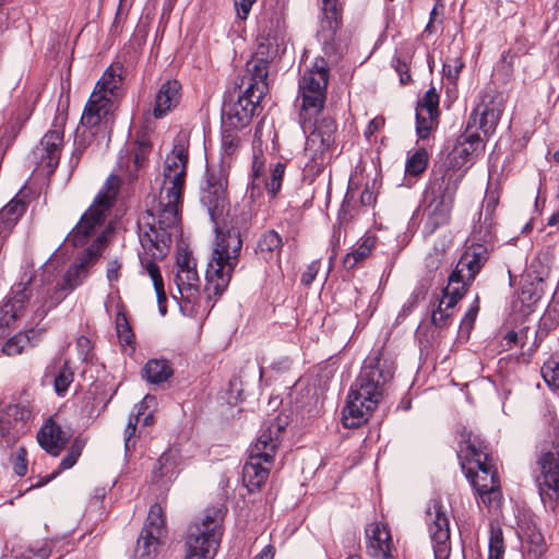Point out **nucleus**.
Wrapping results in <instances>:
<instances>
[{"mask_svg":"<svg viewBox=\"0 0 559 559\" xmlns=\"http://www.w3.org/2000/svg\"><path fill=\"white\" fill-rule=\"evenodd\" d=\"M189 146V135L180 132L165 156L159 194L152 198L147 210L138 221L140 242L153 258L166 255L180 221L179 206L187 176Z\"/></svg>","mask_w":559,"mask_h":559,"instance_id":"nucleus-1","label":"nucleus"},{"mask_svg":"<svg viewBox=\"0 0 559 559\" xmlns=\"http://www.w3.org/2000/svg\"><path fill=\"white\" fill-rule=\"evenodd\" d=\"M226 187V170L223 167L210 168L206 187L201 197V202L207 209L216 233L212 257L205 272L204 293L210 300L222 296L227 289L242 249L239 230L235 228L224 230L229 209Z\"/></svg>","mask_w":559,"mask_h":559,"instance_id":"nucleus-2","label":"nucleus"},{"mask_svg":"<svg viewBox=\"0 0 559 559\" xmlns=\"http://www.w3.org/2000/svg\"><path fill=\"white\" fill-rule=\"evenodd\" d=\"M329 78L328 61L318 57L310 67H307L299 80V121L304 132L308 134L305 154L313 169H319L330 160V150L335 139V121L328 117L318 119L325 103Z\"/></svg>","mask_w":559,"mask_h":559,"instance_id":"nucleus-3","label":"nucleus"},{"mask_svg":"<svg viewBox=\"0 0 559 559\" xmlns=\"http://www.w3.org/2000/svg\"><path fill=\"white\" fill-rule=\"evenodd\" d=\"M394 370L393 360L382 350H372L367 356L343 409L345 427L356 428L368 420L382 399L384 385L393 378Z\"/></svg>","mask_w":559,"mask_h":559,"instance_id":"nucleus-4","label":"nucleus"},{"mask_svg":"<svg viewBox=\"0 0 559 559\" xmlns=\"http://www.w3.org/2000/svg\"><path fill=\"white\" fill-rule=\"evenodd\" d=\"M502 111L503 104L499 93L491 87L483 90L479 103L471 114L465 131L457 138L449 155L451 167L462 169L472 160L474 154L484 148V138L495 132Z\"/></svg>","mask_w":559,"mask_h":559,"instance_id":"nucleus-5","label":"nucleus"},{"mask_svg":"<svg viewBox=\"0 0 559 559\" xmlns=\"http://www.w3.org/2000/svg\"><path fill=\"white\" fill-rule=\"evenodd\" d=\"M110 233L108 228L103 230L92 243L78 259L73 265H71L61 282L57 283L53 293L50 294L49 289H36L38 275H35L28 283L27 287L33 290V297H29L32 302L28 306L34 311L33 321L41 320L47 312L59 305L68 294L79 287L88 276L90 267L98 259L104 242L106 241L107 235Z\"/></svg>","mask_w":559,"mask_h":559,"instance_id":"nucleus-6","label":"nucleus"},{"mask_svg":"<svg viewBox=\"0 0 559 559\" xmlns=\"http://www.w3.org/2000/svg\"><path fill=\"white\" fill-rule=\"evenodd\" d=\"M123 83L121 63L110 64L97 81L81 117L82 126L108 130L112 123L116 103Z\"/></svg>","mask_w":559,"mask_h":559,"instance_id":"nucleus-7","label":"nucleus"},{"mask_svg":"<svg viewBox=\"0 0 559 559\" xmlns=\"http://www.w3.org/2000/svg\"><path fill=\"white\" fill-rule=\"evenodd\" d=\"M29 297H33L32 286L26 287L25 284H17L13 288V296L9 298L0 308V353L4 356L12 357L20 355L28 347L31 338L28 332H20L10 336V326L26 310L34 313L28 306Z\"/></svg>","mask_w":559,"mask_h":559,"instance_id":"nucleus-8","label":"nucleus"},{"mask_svg":"<svg viewBox=\"0 0 559 559\" xmlns=\"http://www.w3.org/2000/svg\"><path fill=\"white\" fill-rule=\"evenodd\" d=\"M224 513L219 508L205 510L203 516L192 523L186 537L185 559H213L223 536Z\"/></svg>","mask_w":559,"mask_h":559,"instance_id":"nucleus-9","label":"nucleus"},{"mask_svg":"<svg viewBox=\"0 0 559 559\" xmlns=\"http://www.w3.org/2000/svg\"><path fill=\"white\" fill-rule=\"evenodd\" d=\"M121 180L117 175H110L96 195L93 204L82 215L80 222L68 235L67 241L79 247L86 243L90 236L96 234L106 221L115 202Z\"/></svg>","mask_w":559,"mask_h":559,"instance_id":"nucleus-10","label":"nucleus"},{"mask_svg":"<svg viewBox=\"0 0 559 559\" xmlns=\"http://www.w3.org/2000/svg\"><path fill=\"white\" fill-rule=\"evenodd\" d=\"M467 247L459 260L455 269L449 276V281L456 285L463 284L465 289L471 285L476 275L489 259L493 246L468 241Z\"/></svg>","mask_w":559,"mask_h":559,"instance_id":"nucleus-11","label":"nucleus"},{"mask_svg":"<svg viewBox=\"0 0 559 559\" xmlns=\"http://www.w3.org/2000/svg\"><path fill=\"white\" fill-rule=\"evenodd\" d=\"M175 284L179 298L195 305L201 296V280L194 258L187 250L178 252L175 266Z\"/></svg>","mask_w":559,"mask_h":559,"instance_id":"nucleus-12","label":"nucleus"},{"mask_svg":"<svg viewBox=\"0 0 559 559\" xmlns=\"http://www.w3.org/2000/svg\"><path fill=\"white\" fill-rule=\"evenodd\" d=\"M427 522L432 542L435 559H449L450 547V526L447 508L443 503L435 499L427 509Z\"/></svg>","mask_w":559,"mask_h":559,"instance_id":"nucleus-13","label":"nucleus"},{"mask_svg":"<svg viewBox=\"0 0 559 559\" xmlns=\"http://www.w3.org/2000/svg\"><path fill=\"white\" fill-rule=\"evenodd\" d=\"M287 425L288 417L285 415H277L264 421L257 441L250 449V454L262 457L265 464H271Z\"/></svg>","mask_w":559,"mask_h":559,"instance_id":"nucleus-14","label":"nucleus"},{"mask_svg":"<svg viewBox=\"0 0 559 559\" xmlns=\"http://www.w3.org/2000/svg\"><path fill=\"white\" fill-rule=\"evenodd\" d=\"M165 535L164 512L159 504L150 509L145 526L138 539L135 556L138 559H151L156 552L162 537Z\"/></svg>","mask_w":559,"mask_h":559,"instance_id":"nucleus-15","label":"nucleus"},{"mask_svg":"<svg viewBox=\"0 0 559 559\" xmlns=\"http://www.w3.org/2000/svg\"><path fill=\"white\" fill-rule=\"evenodd\" d=\"M265 159L261 152L253 150V159L251 166V197L259 195L262 187L267 191L271 198H275L281 190L285 165L283 163H276L271 169L269 177L264 176Z\"/></svg>","mask_w":559,"mask_h":559,"instance_id":"nucleus-16","label":"nucleus"},{"mask_svg":"<svg viewBox=\"0 0 559 559\" xmlns=\"http://www.w3.org/2000/svg\"><path fill=\"white\" fill-rule=\"evenodd\" d=\"M261 99L262 98H258V95L247 93L245 90L243 94L240 95L236 102L224 106L223 127L239 130L248 126Z\"/></svg>","mask_w":559,"mask_h":559,"instance_id":"nucleus-17","label":"nucleus"},{"mask_svg":"<svg viewBox=\"0 0 559 559\" xmlns=\"http://www.w3.org/2000/svg\"><path fill=\"white\" fill-rule=\"evenodd\" d=\"M465 175V170L451 166H439L432 171L427 197H433L454 202L459 185Z\"/></svg>","mask_w":559,"mask_h":559,"instance_id":"nucleus-18","label":"nucleus"},{"mask_svg":"<svg viewBox=\"0 0 559 559\" xmlns=\"http://www.w3.org/2000/svg\"><path fill=\"white\" fill-rule=\"evenodd\" d=\"M341 12L338 0H322V17L317 36L329 56L335 50V36L341 26Z\"/></svg>","mask_w":559,"mask_h":559,"instance_id":"nucleus-19","label":"nucleus"},{"mask_svg":"<svg viewBox=\"0 0 559 559\" xmlns=\"http://www.w3.org/2000/svg\"><path fill=\"white\" fill-rule=\"evenodd\" d=\"M63 143V131L60 129L48 131L34 151L38 158V166L51 174L59 164L61 146Z\"/></svg>","mask_w":559,"mask_h":559,"instance_id":"nucleus-20","label":"nucleus"},{"mask_svg":"<svg viewBox=\"0 0 559 559\" xmlns=\"http://www.w3.org/2000/svg\"><path fill=\"white\" fill-rule=\"evenodd\" d=\"M367 551L376 559H393V542L389 527L376 522L366 528Z\"/></svg>","mask_w":559,"mask_h":559,"instance_id":"nucleus-21","label":"nucleus"},{"mask_svg":"<svg viewBox=\"0 0 559 559\" xmlns=\"http://www.w3.org/2000/svg\"><path fill=\"white\" fill-rule=\"evenodd\" d=\"M269 63L265 58L254 56L247 61L246 74L242 79V82L247 84V93L255 94L258 98H262L267 93Z\"/></svg>","mask_w":559,"mask_h":559,"instance_id":"nucleus-22","label":"nucleus"},{"mask_svg":"<svg viewBox=\"0 0 559 559\" xmlns=\"http://www.w3.org/2000/svg\"><path fill=\"white\" fill-rule=\"evenodd\" d=\"M466 292L467 290L463 284L456 285L455 283L448 281L447 287L442 290V297L439 300V305L437 309L432 311V323L437 326L447 325L452 316L453 308L464 297Z\"/></svg>","mask_w":559,"mask_h":559,"instance_id":"nucleus-23","label":"nucleus"},{"mask_svg":"<svg viewBox=\"0 0 559 559\" xmlns=\"http://www.w3.org/2000/svg\"><path fill=\"white\" fill-rule=\"evenodd\" d=\"M156 404V399L153 395H146L135 406L136 412L130 415L128 425L124 429V449L128 453L135 445L133 437L136 431V426L141 423L142 426H151L153 424V412L152 408Z\"/></svg>","mask_w":559,"mask_h":559,"instance_id":"nucleus-24","label":"nucleus"},{"mask_svg":"<svg viewBox=\"0 0 559 559\" xmlns=\"http://www.w3.org/2000/svg\"><path fill=\"white\" fill-rule=\"evenodd\" d=\"M427 205L424 209V231L432 234L435 230L449 223L454 202L439 198L427 197Z\"/></svg>","mask_w":559,"mask_h":559,"instance_id":"nucleus-25","label":"nucleus"},{"mask_svg":"<svg viewBox=\"0 0 559 559\" xmlns=\"http://www.w3.org/2000/svg\"><path fill=\"white\" fill-rule=\"evenodd\" d=\"M69 438L70 435L51 420L46 423L37 435L40 447L53 456L60 453Z\"/></svg>","mask_w":559,"mask_h":559,"instance_id":"nucleus-26","label":"nucleus"},{"mask_svg":"<svg viewBox=\"0 0 559 559\" xmlns=\"http://www.w3.org/2000/svg\"><path fill=\"white\" fill-rule=\"evenodd\" d=\"M180 87L179 82L176 80H169L162 84L156 94L153 109V115L156 119L163 118L178 105Z\"/></svg>","mask_w":559,"mask_h":559,"instance_id":"nucleus-27","label":"nucleus"},{"mask_svg":"<svg viewBox=\"0 0 559 559\" xmlns=\"http://www.w3.org/2000/svg\"><path fill=\"white\" fill-rule=\"evenodd\" d=\"M460 452L468 463H473L475 466L486 465V462L490 461L481 439L466 429L461 432Z\"/></svg>","mask_w":559,"mask_h":559,"instance_id":"nucleus-28","label":"nucleus"},{"mask_svg":"<svg viewBox=\"0 0 559 559\" xmlns=\"http://www.w3.org/2000/svg\"><path fill=\"white\" fill-rule=\"evenodd\" d=\"M542 479H539L540 491L546 487L554 492L559 491V453L546 452L539 459Z\"/></svg>","mask_w":559,"mask_h":559,"instance_id":"nucleus-29","label":"nucleus"},{"mask_svg":"<svg viewBox=\"0 0 559 559\" xmlns=\"http://www.w3.org/2000/svg\"><path fill=\"white\" fill-rule=\"evenodd\" d=\"M262 463H264L262 457L250 454L243 465L242 479L249 491L260 489L269 477L270 467L263 466Z\"/></svg>","mask_w":559,"mask_h":559,"instance_id":"nucleus-30","label":"nucleus"},{"mask_svg":"<svg viewBox=\"0 0 559 559\" xmlns=\"http://www.w3.org/2000/svg\"><path fill=\"white\" fill-rule=\"evenodd\" d=\"M493 237L492 210L490 209V203H488L486 212H480L478 221L473 225L468 241L493 246Z\"/></svg>","mask_w":559,"mask_h":559,"instance_id":"nucleus-31","label":"nucleus"},{"mask_svg":"<svg viewBox=\"0 0 559 559\" xmlns=\"http://www.w3.org/2000/svg\"><path fill=\"white\" fill-rule=\"evenodd\" d=\"M173 373L171 364L166 359H150L142 369L143 378L153 384L166 382Z\"/></svg>","mask_w":559,"mask_h":559,"instance_id":"nucleus-32","label":"nucleus"},{"mask_svg":"<svg viewBox=\"0 0 559 559\" xmlns=\"http://www.w3.org/2000/svg\"><path fill=\"white\" fill-rule=\"evenodd\" d=\"M141 266L142 272L147 274L152 280L157 301L159 305V311L162 312V314H165L166 308L163 306V304L166 301V293L159 267L153 260L147 258H141Z\"/></svg>","mask_w":559,"mask_h":559,"instance_id":"nucleus-33","label":"nucleus"},{"mask_svg":"<svg viewBox=\"0 0 559 559\" xmlns=\"http://www.w3.org/2000/svg\"><path fill=\"white\" fill-rule=\"evenodd\" d=\"M26 211V204L17 199H12L5 206L0 210V227L2 231L10 233Z\"/></svg>","mask_w":559,"mask_h":559,"instance_id":"nucleus-34","label":"nucleus"},{"mask_svg":"<svg viewBox=\"0 0 559 559\" xmlns=\"http://www.w3.org/2000/svg\"><path fill=\"white\" fill-rule=\"evenodd\" d=\"M376 246V237L373 235H365L357 243L356 248L347 253L343 260L346 269H354L359 262L370 255Z\"/></svg>","mask_w":559,"mask_h":559,"instance_id":"nucleus-35","label":"nucleus"},{"mask_svg":"<svg viewBox=\"0 0 559 559\" xmlns=\"http://www.w3.org/2000/svg\"><path fill=\"white\" fill-rule=\"evenodd\" d=\"M282 238L275 230L265 231L258 242V254L265 261H270L280 255L282 250Z\"/></svg>","mask_w":559,"mask_h":559,"instance_id":"nucleus-36","label":"nucleus"},{"mask_svg":"<svg viewBox=\"0 0 559 559\" xmlns=\"http://www.w3.org/2000/svg\"><path fill=\"white\" fill-rule=\"evenodd\" d=\"M477 471L474 473L472 468L467 469L466 477L471 480L476 492L480 491L481 485H498L499 479L497 478L496 471L491 464V461L481 464V466H476Z\"/></svg>","mask_w":559,"mask_h":559,"instance_id":"nucleus-37","label":"nucleus"},{"mask_svg":"<svg viewBox=\"0 0 559 559\" xmlns=\"http://www.w3.org/2000/svg\"><path fill=\"white\" fill-rule=\"evenodd\" d=\"M546 552V544L539 532L533 531L522 540L523 559H542Z\"/></svg>","mask_w":559,"mask_h":559,"instance_id":"nucleus-38","label":"nucleus"},{"mask_svg":"<svg viewBox=\"0 0 559 559\" xmlns=\"http://www.w3.org/2000/svg\"><path fill=\"white\" fill-rule=\"evenodd\" d=\"M116 331L120 342V345L130 353H134L135 350V340L130 323L127 319L126 313L122 308L117 311L116 316Z\"/></svg>","mask_w":559,"mask_h":559,"instance_id":"nucleus-39","label":"nucleus"},{"mask_svg":"<svg viewBox=\"0 0 559 559\" xmlns=\"http://www.w3.org/2000/svg\"><path fill=\"white\" fill-rule=\"evenodd\" d=\"M84 445H85V442L83 440L76 439L71 444L67 455L61 460L59 469L53 472L47 479L40 480L33 486L40 487V486L47 484L49 480L53 479L61 471L71 468L76 463L78 459L81 456Z\"/></svg>","mask_w":559,"mask_h":559,"instance_id":"nucleus-40","label":"nucleus"},{"mask_svg":"<svg viewBox=\"0 0 559 559\" xmlns=\"http://www.w3.org/2000/svg\"><path fill=\"white\" fill-rule=\"evenodd\" d=\"M428 152L424 147H419L413 152L405 165V173L408 176L417 177L423 174L428 166Z\"/></svg>","mask_w":559,"mask_h":559,"instance_id":"nucleus-41","label":"nucleus"},{"mask_svg":"<svg viewBox=\"0 0 559 559\" xmlns=\"http://www.w3.org/2000/svg\"><path fill=\"white\" fill-rule=\"evenodd\" d=\"M504 550L506 546L502 530L499 526L490 524L488 559H503Z\"/></svg>","mask_w":559,"mask_h":559,"instance_id":"nucleus-42","label":"nucleus"},{"mask_svg":"<svg viewBox=\"0 0 559 559\" xmlns=\"http://www.w3.org/2000/svg\"><path fill=\"white\" fill-rule=\"evenodd\" d=\"M438 114L416 110V132L420 139H427L438 124Z\"/></svg>","mask_w":559,"mask_h":559,"instance_id":"nucleus-43","label":"nucleus"},{"mask_svg":"<svg viewBox=\"0 0 559 559\" xmlns=\"http://www.w3.org/2000/svg\"><path fill=\"white\" fill-rule=\"evenodd\" d=\"M83 127L85 128V130H83L81 133H76L75 139H74V150H73L71 158H70V163L72 166H76L79 164L83 152L87 147V141L94 135V132L92 131V129L94 127H86V126H83ZM98 128L100 129V127H98ZM102 130L104 131L103 128H102ZM109 130H110V128L107 130V132H109ZM105 132H106V130H105Z\"/></svg>","mask_w":559,"mask_h":559,"instance_id":"nucleus-44","label":"nucleus"},{"mask_svg":"<svg viewBox=\"0 0 559 559\" xmlns=\"http://www.w3.org/2000/svg\"><path fill=\"white\" fill-rule=\"evenodd\" d=\"M542 377L551 391L559 390V361L549 359L540 369Z\"/></svg>","mask_w":559,"mask_h":559,"instance_id":"nucleus-45","label":"nucleus"},{"mask_svg":"<svg viewBox=\"0 0 559 559\" xmlns=\"http://www.w3.org/2000/svg\"><path fill=\"white\" fill-rule=\"evenodd\" d=\"M481 503L488 508H497L502 499L500 484L498 485H481L480 491L477 492Z\"/></svg>","mask_w":559,"mask_h":559,"instance_id":"nucleus-46","label":"nucleus"},{"mask_svg":"<svg viewBox=\"0 0 559 559\" xmlns=\"http://www.w3.org/2000/svg\"><path fill=\"white\" fill-rule=\"evenodd\" d=\"M148 148L145 145H139L132 155V164L126 165V174L129 180L138 178V170L144 165L147 157Z\"/></svg>","mask_w":559,"mask_h":559,"instance_id":"nucleus-47","label":"nucleus"},{"mask_svg":"<svg viewBox=\"0 0 559 559\" xmlns=\"http://www.w3.org/2000/svg\"><path fill=\"white\" fill-rule=\"evenodd\" d=\"M73 370L68 362H64L55 378V391L58 395H63L67 392L73 381Z\"/></svg>","mask_w":559,"mask_h":559,"instance_id":"nucleus-48","label":"nucleus"},{"mask_svg":"<svg viewBox=\"0 0 559 559\" xmlns=\"http://www.w3.org/2000/svg\"><path fill=\"white\" fill-rule=\"evenodd\" d=\"M439 95L435 87L429 88L425 95L419 99L416 110L428 111L439 115Z\"/></svg>","mask_w":559,"mask_h":559,"instance_id":"nucleus-49","label":"nucleus"},{"mask_svg":"<svg viewBox=\"0 0 559 559\" xmlns=\"http://www.w3.org/2000/svg\"><path fill=\"white\" fill-rule=\"evenodd\" d=\"M277 53V41L275 38H262L258 44L257 51L254 52V57L262 59L265 58V61L270 62Z\"/></svg>","mask_w":559,"mask_h":559,"instance_id":"nucleus-50","label":"nucleus"},{"mask_svg":"<svg viewBox=\"0 0 559 559\" xmlns=\"http://www.w3.org/2000/svg\"><path fill=\"white\" fill-rule=\"evenodd\" d=\"M240 144V139L237 134V130L224 128L222 134V148L226 155H231L236 152Z\"/></svg>","mask_w":559,"mask_h":559,"instance_id":"nucleus-51","label":"nucleus"},{"mask_svg":"<svg viewBox=\"0 0 559 559\" xmlns=\"http://www.w3.org/2000/svg\"><path fill=\"white\" fill-rule=\"evenodd\" d=\"M463 68L464 62L460 58H454L444 63L443 73L451 83H455Z\"/></svg>","mask_w":559,"mask_h":559,"instance_id":"nucleus-52","label":"nucleus"},{"mask_svg":"<svg viewBox=\"0 0 559 559\" xmlns=\"http://www.w3.org/2000/svg\"><path fill=\"white\" fill-rule=\"evenodd\" d=\"M392 66L400 75V82L403 85L407 84L411 81L408 60L396 56L392 60Z\"/></svg>","mask_w":559,"mask_h":559,"instance_id":"nucleus-53","label":"nucleus"},{"mask_svg":"<svg viewBox=\"0 0 559 559\" xmlns=\"http://www.w3.org/2000/svg\"><path fill=\"white\" fill-rule=\"evenodd\" d=\"M51 548L47 542L39 546L28 548L24 554V559H48Z\"/></svg>","mask_w":559,"mask_h":559,"instance_id":"nucleus-54","label":"nucleus"},{"mask_svg":"<svg viewBox=\"0 0 559 559\" xmlns=\"http://www.w3.org/2000/svg\"><path fill=\"white\" fill-rule=\"evenodd\" d=\"M58 263V254L53 253L52 257L45 263L41 273L39 276L41 277L40 281L45 283L46 285H49L53 280L52 272L55 271Z\"/></svg>","mask_w":559,"mask_h":559,"instance_id":"nucleus-55","label":"nucleus"},{"mask_svg":"<svg viewBox=\"0 0 559 559\" xmlns=\"http://www.w3.org/2000/svg\"><path fill=\"white\" fill-rule=\"evenodd\" d=\"M542 284V280L538 281L537 285L534 288H528L526 285L522 286L521 296L523 301L536 302L540 299L543 294V288L539 287Z\"/></svg>","mask_w":559,"mask_h":559,"instance_id":"nucleus-56","label":"nucleus"},{"mask_svg":"<svg viewBox=\"0 0 559 559\" xmlns=\"http://www.w3.org/2000/svg\"><path fill=\"white\" fill-rule=\"evenodd\" d=\"M14 472L19 476H24L27 472V462H26V450L24 448H19L15 452V461H14Z\"/></svg>","mask_w":559,"mask_h":559,"instance_id":"nucleus-57","label":"nucleus"},{"mask_svg":"<svg viewBox=\"0 0 559 559\" xmlns=\"http://www.w3.org/2000/svg\"><path fill=\"white\" fill-rule=\"evenodd\" d=\"M425 295V290L423 287H417L412 293L409 299L403 305L402 307V313L404 316L408 314L414 307L417 305L419 299H423Z\"/></svg>","mask_w":559,"mask_h":559,"instance_id":"nucleus-58","label":"nucleus"},{"mask_svg":"<svg viewBox=\"0 0 559 559\" xmlns=\"http://www.w3.org/2000/svg\"><path fill=\"white\" fill-rule=\"evenodd\" d=\"M255 2L257 0H234L237 16L241 20H246Z\"/></svg>","mask_w":559,"mask_h":559,"instance_id":"nucleus-59","label":"nucleus"},{"mask_svg":"<svg viewBox=\"0 0 559 559\" xmlns=\"http://www.w3.org/2000/svg\"><path fill=\"white\" fill-rule=\"evenodd\" d=\"M170 459L171 457H170L169 454H163L158 459V461L156 463V466H158V468L155 467L154 471H153L154 478H160V477L167 475L168 466H169V463H170Z\"/></svg>","mask_w":559,"mask_h":559,"instance_id":"nucleus-60","label":"nucleus"},{"mask_svg":"<svg viewBox=\"0 0 559 559\" xmlns=\"http://www.w3.org/2000/svg\"><path fill=\"white\" fill-rule=\"evenodd\" d=\"M320 269V263L318 261H313L307 267V270L301 275V283L306 286H309L313 280L316 278Z\"/></svg>","mask_w":559,"mask_h":559,"instance_id":"nucleus-61","label":"nucleus"},{"mask_svg":"<svg viewBox=\"0 0 559 559\" xmlns=\"http://www.w3.org/2000/svg\"><path fill=\"white\" fill-rule=\"evenodd\" d=\"M120 269L121 264L117 260H110L107 263L106 276L110 283L117 282L119 280Z\"/></svg>","mask_w":559,"mask_h":559,"instance_id":"nucleus-62","label":"nucleus"},{"mask_svg":"<svg viewBox=\"0 0 559 559\" xmlns=\"http://www.w3.org/2000/svg\"><path fill=\"white\" fill-rule=\"evenodd\" d=\"M478 310H479V304H478V298L476 297V299L474 300L473 305L471 306V308L465 313V317H464L462 323L465 324V325H469L471 326L474 323L475 319H476Z\"/></svg>","mask_w":559,"mask_h":559,"instance_id":"nucleus-63","label":"nucleus"},{"mask_svg":"<svg viewBox=\"0 0 559 559\" xmlns=\"http://www.w3.org/2000/svg\"><path fill=\"white\" fill-rule=\"evenodd\" d=\"M384 124V119L382 117H376L371 121H369L365 134L367 138L374 134Z\"/></svg>","mask_w":559,"mask_h":559,"instance_id":"nucleus-64","label":"nucleus"}]
</instances>
